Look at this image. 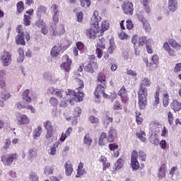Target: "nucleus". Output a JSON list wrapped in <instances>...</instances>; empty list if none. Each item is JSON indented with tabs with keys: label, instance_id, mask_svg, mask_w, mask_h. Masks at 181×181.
<instances>
[{
	"label": "nucleus",
	"instance_id": "nucleus-1",
	"mask_svg": "<svg viewBox=\"0 0 181 181\" xmlns=\"http://www.w3.org/2000/svg\"><path fill=\"white\" fill-rule=\"evenodd\" d=\"M78 83L80 86L76 89V92L71 89H68L69 92L67 93L63 89H56L54 87H51L48 88L47 93L48 94L57 95L58 98H63L66 95V103H69L71 105H74L75 101L80 103V101H83V98L84 97V93L81 92V88H84V82L79 80Z\"/></svg>",
	"mask_w": 181,
	"mask_h": 181
},
{
	"label": "nucleus",
	"instance_id": "nucleus-2",
	"mask_svg": "<svg viewBox=\"0 0 181 181\" xmlns=\"http://www.w3.org/2000/svg\"><path fill=\"white\" fill-rule=\"evenodd\" d=\"M151 86V80L148 78H144L139 86L138 92L139 107L140 110H145L146 108L148 88Z\"/></svg>",
	"mask_w": 181,
	"mask_h": 181
},
{
	"label": "nucleus",
	"instance_id": "nucleus-3",
	"mask_svg": "<svg viewBox=\"0 0 181 181\" xmlns=\"http://www.w3.org/2000/svg\"><path fill=\"white\" fill-rule=\"evenodd\" d=\"M100 22H101V17L98 16V11H94L90 21L92 27L86 30V35L89 39H94L97 36Z\"/></svg>",
	"mask_w": 181,
	"mask_h": 181
},
{
	"label": "nucleus",
	"instance_id": "nucleus-4",
	"mask_svg": "<svg viewBox=\"0 0 181 181\" xmlns=\"http://www.w3.org/2000/svg\"><path fill=\"white\" fill-rule=\"evenodd\" d=\"M16 31L18 33L16 37V45H22L23 46H25L26 44L25 42V39L27 42H29V40H30V35L27 32H22L21 25H18Z\"/></svg>",
	"mask_w": 181,
	"mask_h": 181
},
{
	"label": "nucleus",
	"instance_id": "nucleus-5",
	"mask_svg": "<svg viewBox=\"0 0 181 181\" xmlns=\"http://www.w3.org/2000/svg\"><path fill=\"white\" fill-rule=\"evenodd\" d=\"M1 61L4 67H8L12 63V54L6 50L4 51L1 56Z\"/></svg>",
	"mask_w": 181,
	"mask_h": 181
},
{
	"label": "nucleus",
	"instance_id": "nucleus-6",
	"mask_svg": "<svg viewBox=\"0 0 181 181\" xmlns=\"http://www.w3.org/2000/svg\"><path fill=\"white\" fill-rule=\"evenodd\" d=\"M49 30L52 32L53 36H62V35H64L66 33L64 25H63L58 26L57 29L56 30V24H54L49 27Z\"/></svg>",
	"mask_w": 181,
	"mask_h": 181
},
{
	"label": "nucleus",
	"instance_id": "nucleus-7",
	"mask_svg": "<svg viewBox=\"0 0 181 181\" xmlns=\"http://www.w3.org/2000/svg\"><path fill=\"white\" fill-rule=\"evenodd\" d=\"M1 159L4 165L9 166L12 165V163L13 162V160H16V159H18V154L17 153L10 154L8 157L6 156V155H3Z\"/></svg>",
	"mask_w": 181,
	"mask_h": 181
},
{
	"label": "nucleus",
	"instance_id": "nucleus-8",
	"mask_svg": "<svg viewBox=\"0 0 181 181\" xmlns=\"http://www.w3.org/2000/svg\"><path fill=\"white\" fill-rule=\"evenodd\" d=\"M123 12L126 15H134V4L131 1H125L122 5Z\"/></svg>",
	"mask_w": 181,
	"mask_h": 181
},
{
	"label": "nucleus",
	"instance_id": "nucleus-9",
	"mask_svg": "<svg viewBox=\"0 0 181 181\" xmlns=\"http://www.w3.org/2000/svg\"><path fill=\"white\" fill-rule=\"evenodd\" d=\"M131 165L133 170L139 169V162L138 161V151L134 150L132 153Z\"/></svg>",
	"mask_w": 181,
	"mask_h": 181
},
{
	"label": "nucleus",
	"instance_id": "nucleus-10",
	"mask_svg": "<svg viewBox=\"0 0 181 181\" xmlns=\"http://www.w3.org/2000/svg\"><path fill=\"white\" fill-rule=\"evenodd\" d=\"M66 62H62L60 65L61 70H64L65 73H69L71 69V59L69 56H65Z\"/></svg>",
	"mask_w": 181,
	"mask_h": 181
},
{
	"label": "nucleus",
	"instance_id": "nucleus-11",
	"mask_svg": "<svg viewBox=\"0 0 181 181\" xmlns=\"http://www.w3.org/2000/svg\"><path fill=\"white\" fill-rule=\"evenodd\" d=\"M98 68V64L94 59H90L85 66V71L88 73H94V70Z\"/></svg>",
	"mask_w": 181,
	"mask_h": 181
},
{
	"label": "nucleus",
	"instance_id": "nucleus-12",
	"mask_svg": "<svg viewBox=\"0 0 181 181\" xmlns=\"http://www.w3.org/2000/svg\"><path fill=\"white\" fill-rule=\"evenodd\" d=\"M16 119L20 125H28L30 122V119H29V117L26 115H22L21 113L17 114Z\"/></svg>",
	"mask_w": 181,
	"mask_h": 181
},
{
	"label": "nucleus",
	"instance_id": "nucleus-13",
	"mask_svg": "<svg viewBox=\"0 0 181 181\" xmlns=\"http://www.w3.org/2000/svg\"><path fill=\"white\" fill-rule=\"evenodd\" d=\"M117 138H118V133L117 130L115 129H110L107 136V142H114Z\"/></svg>",
	"mask_w": 181,
	"mask_h": 181
},
{
	"label": "nucleus",
	"instance_id": "nucleus-14",
	"mask_svg": "<svg viewBox=\"0 0 181 181\" xmlns=\"http://www.w3.org/2000/svg\"><path fill=\"white\" fill-rule=\"evenodd\" d=\"M105 84H103V85H98L96 88H95V91L94 93L95 94V98H97V100H99V98L101 97V95H103V94H104L105 91Z\"/></svg>",
	"mask_w": 181,
	"mask_h": 181
},
{
	"label": "nucleus",
	"instance_id": "nucleus-15",
	"mask_svg": "<svg viewBox=\"0 0 181 181\" xmlns=\"http://www.w3.org/2000/svg\"><path fill=\"white\" fill-rule=\"evenodd\" d=\"M138 19L139 22H141L143 28L145 29L146 32H149L151 30V24H149V21H148V20H146L142 15L138 16Z\"/></svg>",
	"mask_w": 181,
	"mask_h": 181
},
{
	"label": "nucleus",
	"instance_id": "nucleus-16",
	"mask_svg": "<svg viewBox=\"0 0 181 181\" xmlns=\"http://www.w3.org/2000/svg\"><path fill=\"white\" fill-rule=\"evenodd\" d=\"M178 6L177 0H168V8L170 12H176Z\"/></svg>",
	"mask_w": 181,
	"mask_h": 181
},
{
	"label": "nucleus",
	"instance_id": "nucleus-17",
	"mask_svg": "<svg viewBox=\"0 0 181 181\" xmlns=\"http://www.w3.org/2000/svg\"><path fill=\"white\" fill-rule=\"evenodd\" d=\"M43 77L45 80L47 81H50L51 83H53L54 84H56L57 81H59V79L54 78V74L50 72H45L43 74Z\"/></svg>",
	"mask_w": 181,
	"mask_h": 181
},
{
	"label": "nucleus",
	"instance_id": "nucleus-18",
	"mask_svg": "<svg viewBox=\"0 0 181 181\" xmlns=\"http://www.w3.org/2000/svg\"><path fill=\"white\" fill-rule=\"evenodd\" d=\"M47 13V8L43 5H40L37 6L36 10V15L37 18H42L44 15Z\"/></svg>",
	"mask_w": 181,
	"mask_h": 181
},
{
	"label": "nucleus",
	"instance_id": "nucleus-19",
	"mask_svg": "<svg viewBox=\"0 0 181 181\" xmlns=\"http://www.w3.org/2000/svg\"><path fill=\"white\" fill-rule=\"evenodd\" d=\"M16 108H18V110H22V108H26V110H30L31 112L33 114H35V112H36V109L34 108L33 106L32 105H23L21 103H17L16 104Z\"/></svg>",
	"mask_w": 181,
	"mask_h": 181
},
{
	"label": "nucleus",
	"instance_id": "nucleus-20",
	"mask_svg": "<svg viewBox=\"0 0 181 181\" xmlns=\"http://www.w3.org/2000/svg\"><path fill=\"white\" fill-rule=\"evenodd\" d=\"M62 52V46L54 45L51 49V56L52 57H57L60 52Z\"/></svg>",
	"mask_w": 181,
	"mask_h": 181
},
{
	"label": "nucleus",
	"instance_id": "nucleus-21",
	"mask_svg": "<svg viewBox=\"0 0 181 181\" xmlns=\"http://www.w3.org/2000/svg\"><path fill=\"white\" fill-rule=\"evenodd\" d=\"M64 168H65V174L66 176H71V173H73V165L70 161H67L64 164Z\"/></svg>",
	"mask_w": 181,
	"mask_h": 181
},
{
	"label": "nucleus",
	"instance_id": "nucleus-22",
	"mask_svg": "<svg viewBox=\"0 0 181 181\" xmlns=\"http://www.w3.org/2000/svg\"><path fill=\"white\" fill-rule=\"evenodd\" d=\"M170 108L171 110H173L175 112H177V111L181 110V103H179V101L174 100L170 104Z\"/></svg>",
	"mask_w": 181,
	"mask_h": 181
},
{
	"label": "nucleus",
	"instance_id": "nucleus-23",
	"mask_svg": "<svg viewBox=\"0 0 181 181\" xmlns=\"http://www.w3.org/2000/svg\"><path fill=\"white\" fill-rule=\"evenodd\" d=\"M42 132H43L42 126H38L37 128H35L33 132L34 139H37V138L42 135Z\"/></svg>",
	"mask_w": 181,
	"mask_h": 181
},
{
	"label": "nucleus",
	"instance_id": "nucleus-24",
	"mask_svg": "<svg viewBox=\"0 0 181 181\" xmlns=\"http://www.w3.org/2000/svg\"><path fill=\"white\" fill-rule=\"evenodd\" d=\"M74 12L76 13L77 22L81 23L83 22V11H80V7L76 8Z\"/></svg>",
	"mask_w": 181,
	"mask_h": 181
},
{
	"label": "nucleus",
	"instance_id": "nucleus-25",
	"mask_svg": "<svg viewBox=\"0 0 181 181\" xmlns=\"http://www.w3.org/2000/svg\"><path fill=\"white\" fill-rule=\"evenodd\" d=\"M23 99L26 101V103H31L32 98L30 97V90L29 89H26L23 93Z\"/></svg>",
	"mask_w": 181,
	"mask_h": 181
},
{
	"label": "nucleus",
	"instance_id": "nucleus-26",
	"mask_svg": "<svg viewBox=\"0 0 181 181\" xmlns=\"http://www.w3.org/2000/svg\"><path fill=\"white\" fill-rule=\"evenodd\" d=\"M105 141H107V133L102 132L99 136L98 141L100 146H104V145H105Z\"/></svg>",
	"mask_w": 181,
	"mask_h": 181
},
{
	"label": "nucleus",
	"instance_id": "nucleus-27",
	"mask_svg": "<svg viewBox=\"0 0 181 181\" xmlns=\"http://www.w3.org/2000/svg\"><path fill=\"white\" fill-rule=\"evenodd\" d=\"M168 43L173 49H180L181 47V42L177 43V41L175 40L170 39Z\"/></svg>",
	"mask_w": 181,
	"mask_h": 181
},
{
	"label": "nucleus",
	"instance_id": "nucleus-28",
	"mask_svg": "<svg viewBox=\"0 0 181 181\" xmlns=\"http://www.w3.org/2000/svg\"><path fill=\"white\" fill-rule=\"evenodd\" d=\"M53 172H54V167L52 165H47L44 168V173L47 176H49V175H52Z\"/></svg>",
	"mask_w": 181,
	"mask_h": 181
},
{
	"label": "nucleus",
	"instance_id": "nucleus-29",
	"mask_svg": "<svg viewBox=\"0 0 181 181\" xmlns=\"http://www.w3.org/2000/svg\"><path fill=\"white\" fill-rule=\"evenodd\" d=\"M105 39L103 37H99V40L97 42V47L96 49H105Z\"/></svg>",
	"mask_w": 181,
	"mask_h": 181
},
{
	"label": "nucleus",
	"instance_id": "nucleus-30",
	"mask_svg": "<svg viewBox=\"0 0 181 181\" xmlns=\"http://www.w3.org/2000/svg\"><path fill=\"white\" fill-rule=\"evenodd\" d=\"M83 144H85L87 146H91V144H93V140L90 137V134H86L83 137Z\"/></svg>",
	"mask_w": 181,
	"mask_h": 181
},
{
	"label": "nucleus",
	"instance_id": "nucleus-31",
	"mask_svg": "<svg viewBox=\"0 0 181 181\" xmlns=\"http://www.w3.org/2000/svg\"><path fill=\"white\" fill-rule=\"evenodd\" d=\"M110 28V23L108 21H103L101 24V33L100 35L103 36L102 33H104L105 30H107V29Z\"/></svg>",
	"mask_w": 181,
	"mask_h": 181
},
{
	"label": "nucleus",
	"instance_id": "nucleus-32",
	"mask_svg": "<svg viewBox=\"0 0 181 181\" xmlns=\"http://www.w3.org/2000/svg\"><path fill=\"white\" fill-rule=\"evenodd\" d=\"M37 156V150L35 148H32L28 150V158L32 159Z\"/></svg>",
	"mask_w": 181,
	"mask_h": 181
},
{
	"label": "nucleus",
	"instance_id": "nucleus-33",
	"mask_svg": "<svg viewBox=\"0 0 181 181\" xmlns=\"http://www.w3.org/2000/svg\"><path fill=\"white\" fill-rule=\"evenodd\" d=\"M44 128L46 129L47 132H53V126L50 121L44 122Z\"/></svg>",
	"mask_w": 181,
	"mask_h": 181
},
{
	"label": "nucleus",
	"instance_id": "nucleus-34",
	"mask_svg": "<svg viewBox=\"0 0 181 181\" xmlns=\"http://www.w3.org/2000/svg\"><path fill=\"white\" fill-rule=\"evenodd\" d=\"M44 128L46 129L47 132H53V126L50 121L44 122Z\"/></svg>",
	"mask_w": 181,
	"mask_h": 181
},
{
	"label": "nucleus",
	"instance_id": "nucleus-35",
	"mask_svg": "<svg viewBox=\"0 0 181 181\" xmlns=\"http://www.w3.org/2000/svg\"><path fill=\"white\" fill-rule=\"evenodd\" d=\"M137 159H139V160H141V162H145V160H146V153L143 151L137 152Z\"/></svg>",
	"mask_w": 181,
	"mask_h": 181
},
{
	"label": "nucleus",
	"instance_id": "nucleus-36",
	"mask_svg": "<svg viewBox=\"0 0 181 181\" xmlns=\"http://www.w3.org/2000/svg\"><path fill=\"white\" fill-rule=\"evenodd\" d=\"M150 142L156 146H157V145H159V137L158 136V135L155 134L153 136H151L150 137Z\"/></svg>",
	"mask_w": 181,
	"mask_h": 181
},
{
	"label": "nucleus",
	"instance_id": "nucleus-37",
	"mask_svg": "<svg viewBox=\"0 0 181 181\" xmlns=\"http://www.w3.org/2000/svg\"><path fill=\"white\" fill-rule=\"evenodd\" d=\"M136 136L140 139V141H142V142H145L146 141V134L144 131H140L139 132H137L136 134Z\"/></svg>",
	"mask_w": 181,
	"mask_h": 181
},
{
	"label": "nucleus",
	"instance_id": "nucleus-38",
	"mask_svg": "<svg viewBox=\"0 0 181 181\" xmlns=\"http://www.w3.org/2000/svg\"><path fill=\"white\" fill-rule=\"evenodd\" d=\"M10 98H11V93H9V91L4 90L3 92H1V94L0 95V98H1V100L6 101V100H8Z\"/></svg>",
	"mask_w": 181,
	"mask_h": 181
},
{
	"label": "nucleus",
	"instance_id": "nucleus-39",
	"mask_svg": "<svg viewBox=\"0 0 181 181\" xmlns=\"http://www.w3.org/2000/svg\"><path fill=\"white\" fill-rule=\"evenodd\" d=\"M45 139L48 144H52L53 142V132H47Z\"/></svg>",
	"mask_w": 181,
	"mask_h": 181
},
{
	"label": "nucleus",
	"instance_id": "nucleus-40",
	"mask_svg": "<svg viewBox=\"0 0 181 181\" xmlns=\"http://www.w3.org/2000/svg\"><path fill=\"white\" fill-rule=\"evenodd\" d=\"M115 49H117L115 44L113 42V41H110V47L107 49V53H109L110 54H112V53L115 52Z\"/></svg>",
	"mask_w": 181,
	"mask_h": 181
},
{
	"label": "nucleus",
	"instance_id": "nucleus-41",
	"mask_svg": "<svg viewBox=\"0 0 181 181\" xmlns=\"http://www.w3.org/2000/svg\"><path fill=\"white\" fill-rule=\"evenodd\" d=\"M35 25L37 28H45L47 25L46 23L42 19V18H38V20L35 22Z\"/></svg>",
	"mask_w": 181,
	"mask_h": 181
},
{
	"label": "nucleus",
	"instance_id": "nucleus-42",
	"mask_svg": "<svg viewBox=\"0 0 181 181\" xmlns=\"http://www.w3.org/2000/svg\"><path fill=\"white\" fill-rule=\"evenodd\" d=\"M124 166V160L119 158L115 163L116 170H119Z\"/></svg>",
	"mask_w": 181,
	"mask_h": 181
},
{
	"label": "nucleus",
	"instance_id": "nucleus-43",
	"mask_svg": "<svg viewBox=\"0 0 181 181\" xmlns=\"http://www.w3.org/2000/svg\"><path fill=\"white\" fill-rule=\"evenodd\" d=\"M16 6H17V12L18 13L23 12V9H25V6L23 1L18 2L16 4Z\"/></svg>",
	"mask_w": 181,
	"mask_h": 181
},
{
	"label": "nucleus",
	"instance_id": "nucleus-44",
	"mask_svg": "<svg viewBox=\"0 0 181 181\" xmlns=\"http://www.w3.org/2000/svg\"><path fill=\"white\" fill-rule=\"evenodd\" d=\"M29 180L30 181H39V176L35 172H32L29 175Z\"/></svg>",
	"mask_w": 181,
	"mask_h": 181
},
{
	"label": "nucleus",
	"instance_id": "nucleus-45",
	"mask_svg": "<svg viewBox=\"0 0 181 181\" xmlns=\"http://www.w3.org/2000/svg\"><path fill=\"white\" fill-rule=\"evenodd\" d=\"M165 170H166V165L163 164L160 167L158 173L159 177H165Z\"/></svg>",
	"mask_w": 181,
	"mask_h": 181
},
{
	"label": "nucleus",
	"instance_id": "nucleus-46",
	"mask_svg": "<svg viewBox=\"0 0 181 181\" xmlns=\"http://www.w3.org/2000/svg\"><path fill=\"white\" fill-rule=\"evenodd\" d=\"M163 107H166L169 105V94H165L163 98Z\"/></svg>",
	"mask_w": 181,
	"mask_h": 181
},
{
	"label": "nucleus",
	"instance_id": "nucleus-47",
	"mask_svg": "<svg viewBox=\"0 0 181 181\" xmlns=\"http://www.w3.org/2000/svg\"><path fill=\"white\" fill-rule=\"evenodd\" d=\"M52 15H59V6L57 4H52L51 6Z\"/></svg>",
	"mask_w": 181,
	"mask_h": 181
},
{
	"label": "nucleus",
	"instance_id": "nucleus-48",
	"mask_svg": "<svg viewBox=\"0 0 181 181\" xmlns=\"http://www.w3.org/2000/svg\"><path fill=\"white\" fill-rule=\"evenodd\" d=\"M114 121V119L111 117L106 116L104 119L103 124L106 126L108 127L109 124H111Z\"/></svg>",
	"mask_w": 181,
	"mask_h": 181
},
{
	"label": "nucleus",
	"instance_id": "nucleus-49",
	"mask_svg": "<svg viewBox=\"0 0 181 181\" xmlns=\"http://www.w3.org/2000/svg\"><path fill=\"white\" fill-rule=\"evenodd\" d=\"M113 110L116 111H119V110H122V106L121 104H119V102L118 100H115L113 104Z\"/></svg>",
	"mask_w": 181,
	"mask_h": 181
},
{
	"label": "nucleus",
	"instance_id": "nucleus-50",
	"mask_svg": "<svg viewBox=\"0 0 181 181\" xmlns=\"http://www.w3.org/2000/svg\"><path fill=\"white\" fill-rule=\"evenodd\" d=\"M23 22L25 26H29L30 25V16L26 14L24 15Z\"/></svg>",
	"mask_w": 181,
	"mask_h": 181
},
{
	"label": "nucleus",
	"instance_id": "nucleus-51",
	"mask_svg": "<svg viewBox=\"0 0 181 181\" xmlns=\"http://www.w3.org/2000/svg\"><path fill=\"white\" fill-rule=\"evenodd\" d=\"M146 42V36H142L139 38L137 46H144Z\"/></svg>",
	"mask_w": 181,
	"mask_h": 181
},
{
	"label": "nucleus",
	"instance_id": "nucleus-52",
	"mask_svg": "<svg viewBox=\"0 0 181 181\" xmlns=\"http://www.w3.org/2000/svg\"><path fill=\"white\" fill-rule=\"evenodd\" d=\"M154 98H155V100L154 102L153 103V107H156V105H158L160 103V100H159V91H157L154 95Z\"/></svg>",
	"mask_w": 181,
	"mask_h": 181
},
{
	"label": "nucleus",
	"instance_id": "nucleus-53",
	"mask_svg": "<svg viewBox=\"0 0 181 181\" xmlns=\"http://www.w3.org/2000/svg\"><path fill=\"white\" fill-rule=\"evenodd\" d=\"M49 104L52 107H57V105L59 104V100H57V99L56 98H51L49 99Z\"/></svg>",
	"mask_w": 181,
	"mask_h": 181
},
{
	"label": "nucleus",
	"instance_id": "nucleus-54",
	"mask_svg": "<svg viewBox=\"0 0 181 181\" xmlns=\"http://www.w3.org/2000/svg\"><path fill=\"white\" fill-rule=\"evenodd\" d=\"M98 81L99 83H105V75L103 73H100L98 76Z\"/></svg>",
	"mask_w": 181,
	"mask_h": 181
},
{
	"label": "nucleus",
	"instance_id": "nucleus-55",
	"mask_svg": "<svg viewBox=\"0 0 181 181\" xmlns=\"http://www.w3.org/2000/svg\"><path fill=\"white\" fill-rule=\"evenodd\" d=\"M81 1V6H86L88 8V6H90V5H91V1L90 0H80Z\"/></svg>",
	"mask_w": 181,
	"mask_h": 181
},
{
	"label": "nucleus",
	"instance_id": "nucleus-56",
	"mask_svg": "<svg viewBox=\"0 0 181 181\" xmlns=\"http://www.w3.org/2000/svg\"><path fill=\"white\" fill-rule=\"evenodd\" d=\"M144 6V10L148 15L151 14L152 12V9L151 8V6H149V4H143Z\"/></svg>",
	"mask_w": 181,
	"mask_h": 181
},
{
	"label": "nucleus",
	"instance_id": "nucleus-57",
	"mask_svg": "<svg viewBox=\"0 0 181 181\" xmlns=\"http://www.w3.org/2000/svg\"><path fill=\"white\" fill-rule=\"evenodd\" d=\"M168 124H170V125H173V114H172V112L168 113Z\"/></svg>",
	"mask_w": 181,
	"mask_h": 181
},
{
	"label": "nucleus",
	"instance_id": "nucleus-58",
	"mask_svg": "<svg viewBox=\"0 0 181 181\" xmlns=\"http://www.w3.org/2000/svg\"><path fill=\"white\" fill-rule=\"evenodd\" d=\"M74 117H79L81 115V108L80 107H76L74 109Z\"/></svg>",
	"mask_w": 181,
	"mask_h": 181
},
{
	"label": "nucleus",
	"instance_id": "nucleus-59",
	"mask_svg": "<svg viewBox=\"0 0 181 181\" xmlns=\"http://www.w3.org/2000/svg\"><path fill=\"white\" fill-rule=\"evenodd\" d=\"M77 172V175H76V177H80V176H83V175L86 173V170H84L83 168H78Z\"/></svg>",
	"mask_w": 181,
	"mask_h": 181
},
{
	"label": "nucleus",
	"instance_id": "nucleus-60",
	"mask_svg": "<svg viewBox=\"0 0 181 181\" xmlns=\"http://www.w3.org/2000/svg\"><path fill=\"white\" fill-rule=\"evenodd\" d=\"M127 90L124 87H122L118 92V95L120 97H124V95H127Z\"/></svg>",
	"mask_w": 181,
	"mask_h": 181
},
{
	"label": "nucleus",
	"instance_id": "nucleus-61",
	"mask_svg": "<svg viewBox=\"0 0 181 181\" xmlns=\"http://www.w3.org/2000/svg\"><path fill=\"white\" fill-rule=\"evenodd\" d=\"M76 47L80 52H83L84 50V44L81 42H78L76 43Z\"/></svg>",
	"mask_w": 181,
	"mask_h": 181
},
{
	"label": "nucleus",
	"instance_id": "nucleus-62",
	"mask_svg": "<svg viewBox=\"0 0 181 181\" xmlns=\"http://www.w3.org/2000/svg\"><path fill=\"white\" fill-rule=\"evenodd\" d=\"M138 40H139L138 35H133L132 39V43L134 44V46H136V45H138Z\"/></svg>",
	"mask_w": 181,
	"mask_h": 181
},
{
	"label": "nucleus",
	"instance_id": "nucleus-63",
	"mask_svg": "<svg viewBox=\"0 0 181 181\" xmlns=\"http://www.w3.org/2000/svg\"><path fill=\"white\" fill-rule=\"evenodd\" d=\"M126 28L127 29H128V30H131V29H132V28H134V24L132 23V21H127L126 22Z\"/></svg>",
	"mask_w": 181,
	"mask_h": 181
},
{
	"label": "nucleus",
	"instance_id": "nucleus-64",
	"mask_svg": "<svg viewBox=\"0 0 181 181\" xmlns=\"http://www.w3.org/2000/svg\"><path fill=\"white\" fill-rule=\"evenodd\" d=\"M119 39H121L122 40H124L125 39H128L129 36L128 35H127V33H125V32L122 31L119 33Z\"/></svg>",
	"mask_w": 181,
	"mask_h": 181
}]
</instances>
